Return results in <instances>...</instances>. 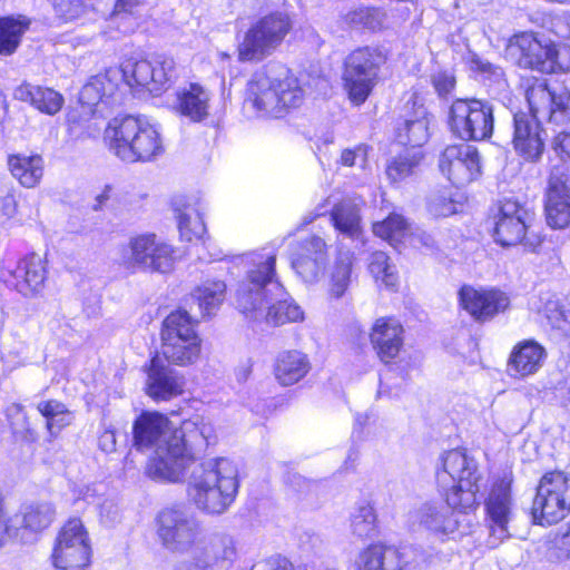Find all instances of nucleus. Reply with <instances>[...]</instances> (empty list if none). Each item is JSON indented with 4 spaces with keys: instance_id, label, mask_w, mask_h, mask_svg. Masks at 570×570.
Returning <instances> with one entry per match:
<instances>
[{
    "instance_id": "1",
    "label": "nucleus",
    "mask_w": 570,
    "mask_h": 570,
    "mask_svg": "<svg viewBox=\"0 0 570 570\" xmlns=\"http://www.w3.org/2000/svg\"><path fill=\"white\" fill-rule=\"evenodd\" d=\"M480 481L476 462L465 452L451 450L441 456L436 483L445 498L443 502H425L414 513V519L432 537L455 540L465 531L453 509L473 511L480 503Z\"/></svg>"
},
{
    "instance_id": "2",
    "label": "nucleus",
    "mask_w": 570,
    "mask_h": 570,
    "mask_svg": "<svg viewBox=\"0 0 570 570\" xmlns=\"http://www.w3.org/2000/svg\"><path fill=\"white\" fill-rule=\"evenodd\" d=\"M276 257L274 250L262 249L238 258L244 276L235 289L236 306L253 321L265 320L274 325L303 322V308L277 278Z\"/></svg>"
},
{
    "instance_id": "3",
    "label": "nucleus",
    "mask_w": 570,
    "mask_h": 570,
    "mask_svg": "<svg viewBox=\"0 0 570 570\" xmlns=\"http://www.w3.org/2000/svg\"><path fill=\"white\" fill-rule=\"evenodd\" d=\"M525 97L531 115L515 114L513 147L524 159L538 160L544 149V139L538 118L554 124L570 121V90L562 86H549L546 79L534 78L528 86Z\"/></svg>"
},
{
    "instance_id": "4",
    "label": "nucleus",
    "mask_w": 570,
    "mask_h": 570,
    "mask_svg": "<svg viewBox=\"0 0 570 570\" xmlns=\"http://www.w3.org/2000/svg\"><path fill=\"white\" fill-rule=\"evenodd\" d=\"M134 445L140 451H151L146 473L156 481L178 482L184 479V446L175 436L169 419L156 411L142 412L132 425Z\"/></svg>"
},
{
    "instance_id": "5",
    "label": "nucleus",
    "mask_w": 570,
    "mask_h": 570,
    "mask_svg": "<svg viewBox=\"0 0 570 570\" xmlns=\"http://www.w3.org/2000/svg\"><path fill=\"white\" fill-rule=\"evenodd\" d=\"M187 478V497L197 510L210 515L226 512L236 499L238 466L229 458H209L194 463Z\"/></svg>"
},
{
    "instance_id": "6",
    "label": "nucleus",
    "mask_w": 570,
    "mask_h": 570,
    "mask_svg": "<svg viewBox=\"0 0 570 570\" xmlns=\"http://www.w3.org/2000/svg\"><path fill=\"white\" fill-rule=\"evenodd\" d=\"M246 100L258 112L279 118L303 105L305 89L286 66L271 63L248 81Z\"/></svg>"
},
{
    "instance_id": "7",
    "label": "nucleus",
    "mask_w": 570,
    "mask_h": 570,
    "mask_svg": "<svg viewBox=\"0 0 570 570\" xmlns=\"http://www.w3.org/2000/svg\"><path fill=\"white\" fill-rule=\"evenodd\" d=\"M105 139L110 150L126 161L149 160L163 150L158 128L145 117L115 118L105 130Z\"/></svg>"
},
{
    "instance_id": "8",
    "label": "nucleus",
    "mask_w": 570,
    "mask_h": 570,
    "mask_svg": "<svg viewBox=\"0 0 570 570\" xmlns=\"http://www.w3.org/2000/svg\"><path fill=\"white\" fill-rule=\"evenodd\" d=\"M508 53L520 67L542 73L570 70V46L540 38L533 32L514 35L509 41Z\"/></svg>"
},
{
    "instance_id": "9",
    "label": "nucleus",
    "mask_w": 570,
    "mask_h": 570,
    "mask_svg": "<svg viewBox=\"0 0 570 570\" xmlns=\"http://www.w3.org/2000/svg\"><path fill=\"white\" fill-rule=\"evenodd\" d=\"M494 240L503 247L522 244L528 252H537L541 246L540 235L530 230L533 212L517 196H505L498 202L494 216Z\"/></svg>"
},
{
    "instance_id": "10",
    "label": "nucleus",
    "mask_w": 570,
    "mask_h": 570,
    "mask_svg": "<svg viewBox=\"0 0 570 570\" xmlns=\"http://www.w3.org/2000/svg\"><path fill=\"white\" fill-rule=\"evenodd\" d=\"M293 23L285 12L266 14L254 22L237 47L239 61H262L271 56L292 30Z\"/></svg>"
},
{
    "instance_id": "11",
    "label": "nucleus",
    "mask_w": 570,
    "mask_h": 570,
    "mask_svg": "<svg viewBox=\"0 0 570 570\" xmlns=\"http://www.w3.org/2000/svg\"><path fill=\"white\" fill-rule=\"evenodd\" d=\"M161 341V354L169 363L186 366L200 356L202 340L185 311H175L165 318Z\"/></svg>"
},
{
    "instance_id": "12",
    "label": "nucleus",
    "mask_w": 570,
    "mask_h": 570,
    "mask_svg": "<svg viewBox=\"0 0 570 570\" xmlns=\"http://www.w3.org/2000/svg\"><path fill=\"white\" fill-rule=\"evenodd\" d=\"M121 262L129 269L166 274L175 266L176 250L155 234H140L122 248Z\"/></svg>"
},
{
    "instance_id": "13",
    "label": "nucleus",
    "mask_w": 570,
    "mask_h": 570,
    "mask_svg": "<svg viewBox=\"0 0 570 570\" xmlns=\"http://www.w3.org/2000/svg\"><path fill=\"white\" fill-rule=\"evenodd\" d=\"M570 512V474L563 471L546 473L537 488L532 515L540 524H554Z\"/></svg>"
},
{
    "instance_id": "14",
    "label": "nucleus",
    "mask_w": 570,
    "mask_h": 570,
    "mask_svg": "<svg viewBox=\"0 0 570 570\" xmlns=\"http://www.w3.org/2000/svg\"><path fill=\"white\" fill-rule=\"evenodd\" d=\"M47 277L46 262L36 253L0 265V281L26 299L43 296Z\"/></svg>"
},
{
    "instance_id": "15",
    "label": "nucleus",
    "mask_w": 570,
    "mask_h": 570,
    "mask_svg": "<svg viewBox=\"0 0 570 570\" xmlns=\"http://www.w3.org/2000/svg\"><path fill=\"white\" fill-rule=\"evenodd\" d=\"M451 131L462 140H484L493 131V109L478 99H458L450 108Z\"/></svg>"
},
{
    "instance_id": "16",
    "label": "nucleus",
    "mask_w": 570,
    "mask_h": 570,
    "mask_svg": "<svg viewBox=\"0 0 570 570\" xmlns=\"http://www.w3.org/2000/svg\"><path fill=\"white\" fill-rule=\"evenodd\" d=\"M89 534L78 518L68 520L59 531L51 554L52 564L61 570H79L90 562Z\"/></svg>"
},
{
    "instance_id": "17",
    "label": "nucleus",
    "mask_w": 570,
    "mask_h": 570,
    "mask_svg": "<svg viewBox=\"0 0 570 570\" xmlns=\"http://www.w3.org/2000/svg\"><path fill=\"white\" fill-rule=\"evenodd\" d=\"M157 534L163 546L174 552L190 550L199 537L197 521L180 508H165L157 515Z\"/></svg>"
},
{
    "instance_id": "18",
    "label": "nucleus",
    "mask_w": 570,
    "mask_h": 570,
    "mask_svg": "<svg viewBox=\"0 0 570 570\" xmlns=\"http://www.w3.org/2000/svg\"><path fill=\"white\" fill-rule=\"evenodd\" d=\"M512 474L504 472L495 480L485 499V512L490 522L489 544L497 547L508 537V523L512 512Z\"/></svg>"
},
{
    "instance_id": "19",
    "label": "nucleus",
    "mask_w": 570,
    "mask_h": 570,
    "mask_svg": "<svg viewBox=\"0 0 570 570\" xmlns=\"http://www.w3.org/2000/svg\"><path fill=\"white\" fill-rule=\"evenodd\" d=\"M458 295L460 307L479 323L491 321L510 305L509 296L493 287L463 285Z\"/></svg>"
},
{
    "instance_id": "20",
    "label": "nucleus",
    "mask_w": 570,
    "mask_h": 570,
    "mask_svg": "<svg viewBox=\"0 0 570 570\" xmlns=\"http://www.w3.org/2000/svg\"><path fill=\"white\" fill-rule=\"evenodd\" d=\"M173 209L179 232V237L185 242L208 239L205 215L206 202L197 195L177 196L173 199Z\"/></svg>"
},
{
    "instance_id": "21",
    "label": "nucleus",
    "mask_w": 570,
    "mask_h": 570,
    "mask_svg": "<svg viewBox=\"0 0 570 570\" xmlns=\"http://www.w3.org/2000/svg\"><path fill=\"white\" fill-rule=\"evenodd\" d=\"M193 561L198 570H218L236 558V546L232 535L215 532L205 535L194 544Z\"/></svg>"
},
{
    "instance_id": "22",
    "label": "nucleus",
    "mask_w": 570,
    "mask_h": 570,
    "mask_svg": "<svg viewBox=\"0 0 570 570\" xmlns=\"http://www.w3.org/2000/svg\"><path fill=\"white\" fill-rule=\"evenodd\" d=\"M185 377L158 356L150 360L147 370L146 393L155 401H168L181 395Z\"/></svg>"
},
{
    "instance_id": "23",
    "label": "nucleus",
    "mask_w": 570,
    "mask_h": 570,
    "mask_svg": "<svg viewBox=\"0 0 570 570\" xmlns=\"http://www.w3.org/2000/svg\"><path fill=\"white\" fill-rule=\"evenodd\" d=\"M175 436L184 446V454L187 456L184 462V476L189 468L197 463L194 451L206 449L216 442V433L212 422L203 416H194L181 423L179 429L175 428Z\"/></svg>"
},
{
    "instance_id": "24",
    "label": "nucleus",
    "mask_w": 570,
    "mask_h": 570,
    "mask_svg": "<svg viewBox=\"0 0 570 570\" xmlns=\"http://www.w3.org/2000/svg\"><path fill=\"white\" fill-rule=\"evenodd\" d=\"M407 566L404 551L381 542L362 549L353 563L354 570H405Z\"/></svg>"
},
{
    "instance_id": "25",
    "label": "nucleus",
    "mask_w": 570,
    "mask_h": 570,
    "mask_svg": "<svg viewBox=\"0 0 570 570\" xmlns=\"http://www.w3.org/2000/svg\"><path fill=\"white\" fill-rule=\"evenodd\" d=\"M12 97L47 116L57 115L65 105V98L58 90L26 80L14 87Z\"/></svg>"
},
{
    "instance_id": "26",
    "label": "nucleus",
    "mask_w": 570,
    "mask_h": 570,
    "mask_svg": "<svg viewBox=\"0 0 570 570\" xmlns=\"http://www.w3.org/2000/svg\"><path fill=\"white\" fill-rule=\"evenodd\" d=\"M404 328L394 317H381L373 324L370 338L380 358L389 363L395 358L402 346Z\"/></svg>"
},
{
    "instance_id": "27",
    "label": "nucleus",
    "mask_w": 570,
    "mask_h": 570,
    "mask_svg": "<svg viewBox=\"0 0 570 570\" xmlns=\"http://www.w3.org/2000/svg\"><path fill=\"white\" fill-rule=\"evenodd\" d=\"M442 175L449 178L481 174L480 156L475 147L453 145L445 148L440 159Z\"/></svg>"
},
{
    "instance_id": "28",
    "label": "nucleus",
    "mask_w": 570,
    "mask_h": 570,
    "mask_svg": "<svg viewBox=\"0 0 570 570\" xmlns=\"http://www.w3.org/2000/svg\"><path fill=\"white\" fill-rule=\"evenodd\" d=\"M547 358L546 348L534 340H523L514 345L508 370L513 377L524 379L534 375Z\"/></svg>"
},
{
    "instance_id": "29",
    "label": "nucleus",
    "mask_w": 570,
    "mask_h": 570,
    "mask_svg": "<svg viewBox=\"0 0 570 570\" xmlns=\"http://www.w3.org/2000/svg\"><path fill=\"white\" fill-rule=\"evenodd\" d=\"M547 224L553 229L570 225V186L567 180H549L544 197Z\"/></svg>"
},
{
    "instance_id": "30",
    "label": "nucleus",
    "mask_w": 570,
    "mask_h": 570,
    "mask_svg": "<svg viewBox=\"0 0 570 570\" xmlns=\"http://www.w3.org/2000/svg\"><path fill=\"white\" fill-rule=\"evenodd\" d=\"M431 116L423 105L413 104L396 127V140L413 149L423 146L430 137Z\"/></svg>"
},
{
    "instance_id": "31",
    "label": "nucleus",
    "mask_w": 570,
    "mask_h": 570,
    "mask_svg": "<svg viewBox=\"0 0 570 570\" xmlns=\"http://www.w3.org/2000/svg\"><path fill=\"white\" fill-rule=\"evenodd\" d=\"M176 110L193 122H202L209 116L210 92L199 83H189L177 90Z\"/></svg>"
},
{
    "instance_id": "32",
    "label": "nucleus",
    "mask_w": 570,
    "mask_h": 570,
    "mask_svg": "<svg viewBox=\"0 0 570 570\" xmlns=\"http://www.w3.org/2000/svg\"><path fill=\"white\" fill-rule=\"evenodd\" d=\"M531 307L546 320L547 325L558 335L570 336V308L563 306L556 294L540 293L531 302Z\"/></svg>"
},
{
    "instance_id": "33",
    "label": "nucleus",
    "mask_w": 570,
    "mask_h": 570,
    "mask_svg": "<svg viewBox=\"0 0 570 570\" xmlns=\"http://www.w3.org/2000/svg\"><path fill=\"white\" fill-rule=\"evenodd\" d=\"M309 370L311 363L307 355L295 350L279 353L273 366L275 380L283 386L298 383Z\"/></svg>"
},
{
    "instance_id": "34",
    "label": "nucleus",
    "mask_w": 570,
    "mask_h": 570,
    "mask_svg": "<svg viewBox=\"0 0 570 570\" xmlns=\"http://www.w3.org/2000/svg\"><path fill=\"white\" fill-rule=\"evenodd\" d=\"M120 81L118 68H108L105 72L92 76L82 87L79 100L82 105L96 106L105 98L111 97Z\"/></svg>"
},
{
    "instance_id": "35",
    "label": "nucleus",
    "mask_w": 570,
    "mask_h": 570,
    "mask_svg": "<svg viewBox=\"0 0 570 570\" xmlns=\"http://www.w3.org/2000/svg\"><path fill=\"white\" fill-rule=\"evenodd\" d=\"M361 199L346 198L336 204L331 214L334 227L351 238H356L361 234Z\"/></svg>"
},
{
    "instance_id": "36",
    "label": "nucleus",
    "mask_w": 570,
    "mask_h": 570,
    "mask_svg": "<svg viewBox=\"0 0 570 570\" xmlns=\"http://www.w3.org/2000/svg\"><path fill=\"white\" fill-rule=\"evenodd\" d=\"M314 258L305 261L304 258H292L291 266L296 275L308 285L318 283L325 273L328 262V253L326 242H316Z\"/></svg>"
},
{
    "instance_id": "37",
    "label": "nucleus",
    "mask_w": 570,
    "mask_h": 570,
    "mask_svg": "<svg viewBox=\"0 0 570 570\" xmlns=\"http://www.w3.org/2000/svg\"><path fill=\"white\" fill-rule=\"evenodd\" d=\"M226 284L223 281L205 279L194 288L191 297L203 315H212L224 302Z\"/></svg>"
},
{
    "instance_id": "38",
    "label": "nucleus",
    "mask_w": 570,
    "mask_h": 570,
    "mask_svg": "<svg viewBox=\"0 0 570 570\" xmlns=\"http://www.w3.org/2000/svg\"><path fill=\"white\" fill-rule=\"evenodd\" d=\"M358 67L353 61L351 68H345L344 82L348 97L355 105L363 104L370 96L377 81V75L360 73Z\"/></svg>"
},
{
    "instance_id": "39",
    "label": "nucleus",
    "mask_w": 570,
    "mask_h": 570,
    "mask_svg": "<svg viewBox=\"0 0 570 570\" xmlns=\"http://www.w3.org/2000/svg\"><path fill=\"white\" fill-rule=\"evenodd\" d=\"M29 28V20L19 17H6L0 19V55L10 56L16 52L22 35Z\"/></svg>"
},
{
    "instance_id": "40",
    "label": "nucleus",
    "mask_w": 570,
    "mask_h": 570,
    "mask_svg": "<svg viewBox=\"0 0 570 570\" xmlns=\"http://www.w3.org/2000/svg\"><path fill=\"white\" fill-rule=\"evenodd\" d=\"M7 166L13 178H42L45 160L38 154H10Z\"/></svg>"
},
{
    "instance_id": "41",
    "label": "nucleus",
    "mask_w": 570,
    "mask_h": 570,
    "mask_svg": "<svg viewBox=\"0 0 570 570\" xmlns=\"http://www.w3.org/2000/svg\"><path fill=\"white\" fill-rule=\"evenodd\" d=\"M38 411L47 421L49 433L55 436L63 428L71 424L73 420L72 413L59 401H41L37 405Z\"/></svg>"
},
{
    "instance_id": "42",
    "label": "nucleus",
    "mask_w": 570,
    "mask_h": 570,
    "mask_svg": "<svg viewBox=\"0 0 570 570\" xmlns=\"http://www.w3.org/2000/svg\"><path fill=\"white\" fill-rule=\"evenodd\" d=\"M353 254L350 252L340 253L330 272V294L333 297H341L346 292L352 274Z\"/></svg>"
},
{
    "instance_id": "43",
    "label": "nucleus",
    "mask_w": 570,
    "mask_h": 570,
    "mask_svg": "<svg viewBox=\"0 0 570 570\" xmlns=\"http://www.w3.org/2000/svg\"><path fill=\"white\" fill-rule=\"evenodd\" d=\"M118 70L120 79H124L130 87L137 85L149 90L150 80H153V60L130 58L125 60Z\"/></svg>"
},
{
    "instance_id": "44",
    "label": "nucleus",
    "mask_w": 570,
    "mask_h": 570,
    "mask_svg": "<svg viewBox=\"0 0 570 570\" xmlns=\"http://www.w3.org/2000/svg\"><path fill=\"white\" fill-rule=\"evenodd\" d=\"M466 200L465 191L456 187L455 190L433 196L429 203V210L435 217H448L461 212Z\"/></svg>"
},
{
    "instance_id": "45",
    "label": "nucleus",
    "mask_w": 570,
    "mask_h": 570,
    "mask_svg": "<svg viewBox=\"0 0 570 570\" xmlns=\"http://www.w3.org/2000/svg\"><path fill=\"white\" fill-rule=\"evenodd\" d=\"M176 62L168 56H157L153 60V80H150L149 91L158 95L168 89L176 79Z\"/></svg>"
},
{
    "instance_id": "46",
    "label": "nucleus",
    "mask_w": 570,
    "mask_h": 570,
    "mask_svg": "<svg viewBox=\"0 0 570 570\" xmlns=\"http://www.w3.org/2000/svg\"><path fill=\"white\" fill-rule=\"evenodd\" d=\"M409 224L399 214H392L386 219L373 225V233L382 239L387 240L392 246L406 240Z\"/></svg>"
},
{
    "instance_id": "47",
    "label": "nucleus",
    "mask_w": 570,
    "mask_h": 570,
    "mask_svg": "<svg viewBox=\"0 0 570 570\" xmlns=\"http://www.w3.org/2000/svg\"><path fill=\"white\" fill-rule=\"evenodd\" d=\"M421 160L422 153L420 150H406L387 163L386 175L389 178H405L416 175Z\"/></svg>"
},
{
    "instance_id": "48",
    "label": "nucleus",
    "mask_w": 570,
    "mask_h": 570,
    "mask_svg": "<svg viewBox=\"0 0 570 570\" xmlns=\"http://www.w3.org/2000/svg\"><path fill=\"white\" fill-rule=\"evenodd\" d=\"M351 528L357 537H370L376 529V513L367 501L360 502L351 514Z\"/></svg>"
},
{
    "instance_id": "49",
    "label": "nucleus",
    "mask_w": 570,
    "mask_h": 570,
    "mask_svg": "<svg viewBox=\"0 0 570 570\" xmlns=\"http://www.w3.org/2000/svg\"><path fill=\"white\" fill-rule=\"evenodd\" d=\"M385 58L382 52L373 48H360L354 50L346 59L345 68H351L353 61L358 67L360 73L377 75L380 66L384 62Z\"/></svg>"
},
{
    "instance_id": "50",
    "label": "nucleus",
    "mask_w": 570,
    "mask_h": 570,
    "mask_svg": "<svg viewBox=\"0 0 570 570\" xmlns=\"http://www.w3.org/2000/svg\"><path fill=\"white\" fill-rule=\"evenodd\" d=\"M56 511L51 503L42 502L27 507L23 512L24 528L32 532L47 529L53 521Z\"/></svg>"
},
{
    "instance_id": "51",
    "label": "nucleus",
    "mask_w": 570,
    "mask_h": 570,
    "mask_svg": "<svg viewBox=\"0 0 570 570\" xmlns=\"http://www.w3.org/2000/svg\"><path fill=\"white\" fill-rule=\"evenodd\" d=\"M368 271L376 283L387 288H394L397 284V274L395 266L390 263L389 256L384 252L372 254Z\"/></svg>"
},
{
    "instance_id": "52",
    "label": "nucleus",
    "mask_w": 570,
    "mask_h": 570,
    "mask_svg": "<svg viewBox=\"0 0 570 570\" xmlns=\"http://www.w3.org/2000/svg\"><path fill=\"white\" fill-rule=\"evenodd\" d=\"M104 495L101 483H78L71 488L72 504L78 509H86L88 505H97Z\"/></svg>"
},
{
    "instance_id": "53",
    "label": "nucleus",
    "mask_w": 570,
    "mask_h": 570,
    "mask_svg": "<svg viewBox=\"0 0 570 570\" xmlns=\"http://www.w3.org/2000/svg\"><path fill=\"white\" fill-rule=\"evenodd\" d=\"M385 13L377 8L362 7L351 11L347 20L356 27H365L371 30L380 29L383 26Z\"/></svg>"
},
{
    "instance_id": "54",
    "label": "nucleus",
    "mask_w": 570,
    "mask_h": 570,
    "mask_svg": "<svg viewBox=\"0 0 570 570\" xmlns=\"http://www.w3.org/2000/svg\"><path fill=\"white\" fill-rule=\"evenodd\" d=\"M56 12L65 20H73L82 16L89 0H49Z\"/></svg>"
},
{
    "instance_id": "55",
    "label": "nucleus",
    "mask_w": 570,
    "mask_h": 570,
    "mask_svg": "<svg viewBox=\"0 0 570 570\" xmlns=\"http://www.w3.org/2000/svg\"><path fill=\"white\" fill-rule=\"evenodd\" d=\"M100 521L105 525H114L120 520L121 509L116 498L102 495L96 505Z\"/></svg>"
},
{
    "instance_id": "56",
    "label": "nucleus",
    "mask_w": 570,
    "mask_h": 570,
    "mask_svg": "<svg viewBox=\"0 0 570 570\" xmlns=\"http://www.w3.org/2000/svg\"><path fill=\"white\" fill-rule=\"evenodd\" d=\"M316 242H325V240L317 235H309V236L292 244L291 253H289V261L292 262V258H304L305 261L313 259L315 256L314 245Z\"/></svg>"
},
{
    "instance_id": "57",
    "label": "nucleus",
    "mask_w": 570,
    "mask_h": 570,
    "mask_svg": "<svg viewBox=\"0 0 570 570\" xmlns=\"http://www.w3.org/2000/svg\"><path fill=\"white\" fill-rule=\"evenodd\" d=\"M470 63L472 70L482 75H488V78L493 79L500 89H504L507 87V81L503 78V71L500 67L482 60L480 57H473Z\"/></svg>"
},
{
    "instance_id": "58",
    "label": "nucleus",
    "mask_w": 570,
    "mask_h": 570,
    "mask_svg": "<svg viewBox=\"0 0 570 570\" xmlns=\"http://www.w3.org/2000/svg\"><path fill=\"white\" fill-rule=\"evenodd\" d=\"M370 147L358 145L353 149H345L341 155V164L346 167L365 168L367 166V156Z\"/></svg>"
},
{
    "instance_id": "59",
    "label": "nucleus",
    "mask_w": 570,
    "mask_h": 570,
    "mask_svg": "<svg viewBox=\"0 0 570 570\" xmlns=\"http://www.w3.org/2000/svg\"><path fill=\"white\" fill-rule=\"evenodd\" d=\"M432 83L440 97L448 96L455 86V78L449 71H439L432 77Z\"/></svg>"
},
{
    "instance_id": "60",
    "label": "nucleus",
    "mask_w": 570,
    "mask_h": 570,
    "mask_svg": "<svg viewBox=\"0 0 570 570\" xmlns=\"http://www.w3.org/2000/svg\"><path fill=\"white\" fill-rule=\"evenodd\" d=\"M7 417L10 422L11 429L14 433L27 430L28 422L23 407L19 404H11L7 407Z\"/></svg>"
},
{
    "instance_id": "61",
    "label": "nucleus",
    "mask_w": 570,
    "mask_h": 570,
    "mask_svg": "<svg viewBox=\"0 0 570 570\" xmlns=\"http://www.w3.org/2000/svg\"><path fill=\"white\" fill-rule=\"evenodd\" d=\"M16 213V199L10 189L0 180V217H11Z\"/></svg>"
},
{
    "instance_id": "62",
    "label": "nucleus",
    "mask_w": 570,
    "mask_h": 570,
    "mask_svg": "<svg viewBox=\"0 0 570 570\" xmlns=\"http://www.w3.org/2000/svg\"><path fill=\"white\" fill-rule=\"evenodd\" d=\"M551 31L559 38L570 39V12H562L553 17Z\"/></svg>"
},
{
    "instance_id": "63",
    "label": "nucleus",
    "mask_w": 570,
    "mask_h": 570,
    "mask_svg": "<svg viewBox=\"0 0 570 570\" xmlns=\"http://www.w3.org/2000/svg\"><path fill=\"white\" fill-rule=\"evenodd\" d=\"M252 570H295L294 566L286 559L281 557L271 558L268 560L256 563Z\"/></svg>"
},
{
    "instance_id": "64",
    "label": "nucleus",
    "mask_w": 570,
    "mask_h": 570,
    "mask_svg": "<svg viewBox=\"0 0 570 570\" xmlns=\"http://www.w3.org/2000/svg\"><path fill=\"white\" fill-rule=\"evenodd\" d=\"M558 550L562 568L564 570H570V523L568 524L567 531L560 539Z\"/></svg>"
}]
</instances>
